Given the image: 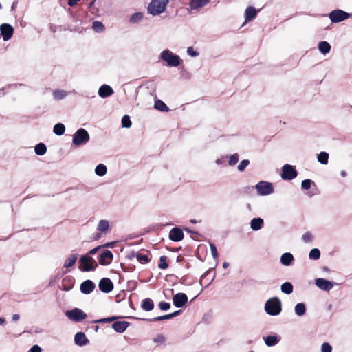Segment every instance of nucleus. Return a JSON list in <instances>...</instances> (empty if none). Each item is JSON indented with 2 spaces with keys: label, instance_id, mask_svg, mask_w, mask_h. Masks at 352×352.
I'll return each mask as SVG.
<instances>
[{
  "label": "nucleus",
  "instance_id": "4c0bfd02",
  "mask_svg": "<svg viewBox=\"0 0 352 352\" xmlns=\"http://www.w3.org/2000/svg\"><path fill=\"white\" fill-rule=\"evenodd\" d=\"M318 161L322 164H327L329 160V154L326 152H320L317 156Z\"/></svg>",
  "mask_w": 352,
  "mask_h": 352
},
{
  "label": "nucleus",
  "instance_id": "473e14b6",
  "mask_svg": "<svg viewBox=\"0 0 352 352\" xmlns=\"http://www.w3.org/2000/svg\"><path fill=\"white\" fill-rule=\"evenodd\" d=\"M107 172V166L104 164H100L95 168V173L100 177H102L106 175Z\"/></svg>",
  "mask_w": 352,
  "mask_h": 352
},
{
  "label": "nucleus",
  "instance_id": "de8ad7c7",
  "mask_svg": "<svg viewBox=\"0 0 352 352\" xmlns=\"http://www.w3.org/2000/svg\"><path fill=\"white\" fill-rule=\"evenodd\" d=\"M312 183L313 182L311 179H305L301 183V188L303 190H309L310 189Z\"/></svg>",
  "mask_w": 352,
  "mask_h": 352
},
{
  "label": "nucleus",
  "instance_id": "680f3d73",
  "mask_svg": "<svg viewBox=\"0 0 352 352\" xmlns=\"http://www.w3.org/2000/svg\"><path fill=\"white\" fill-rule=\"evenodd\" d=\"M340 175L342 177H345L346 175V173L344 170L341 171Z\"/></svg>",
  "mask_w": 352,
  "mask_h": 352
},
{
  "label": "nucleus",
  "instance_id": "6ab92c4d",
  "mask_svg": "<svg viewBox=\"0 0 352 352\" xmlns=\"http://www.w3.org/2000/svg\"><path fill=\"white\" fill-rule=\"evenodd\" d=\"M113 93V89L107 85H102L98 89V95L103 98L111 96Z\"/></svg>",
  "mask_w": 352,
  "mask_h": 352
},
{
  "label": "nucleus",
  "instance_id": "09e8293b",
  "mask_svg": "<svg viewBox=\"0 0 352 352\" xmlns=\"http://www.w3.org/2000/svg\"><path fill=\"white\" fill-rule=\"evenodd\" d=\"M239 161V155L235 153L230 156L228 164L230 166L235 165Z\"/></svg>",
  "mask_w": 352,
  "mask_h": 352
},
{
  "label": "nucleus",
  "instance_id": "c85d7f7f",
  "mask_svg": "<svg viewBox=\"0 0 352 352\" xmlns=\"http://www.w3.org/2000/svg\"><path fill=\"white\" fill-rule=\"evenodd\" d=\"M318 49L323 55H326L330 52L331 45L327 41H321L318 43Z\"/></svg>",
  "mask_w": 352,
  "mask_h": 352
},
{
  "label": "nucleus",
  "instance_id": "aec40b11",
  "mask_svg": "<svg viewBox=\"0 0 352 352\" xmlns=\"http://www.w3.org/2000/svg\"><path fill=\"white\" fill-rule=\"evenodd\" d=\"M264 225V221L260 217L254 218L250 221V228L254 231L261 230Z\"/></svg>",
  "mask_w": 352,
  "mask_h": 352
},
{
  "label": "nucleus",
  "instance_id": "2f4dec72",
  "mask_svg": "<svg viewBox=\"0 0 352 352\" xmlns=\"http://www.w3.org/2000/svg\"><path fill=\"white\" fill-rule=\"evenodd\" d=\"M181 311L180 310H178V311H176L173 313H171V314H166V315H164V316H157V317H155L153 319V320L154 321H158V320H168V319H171L173 318V317H175L177 316V315H179L180 314Z\"/></svg>",
  "mask_w": 352,
  "mask_h": 352
},
{
  "label": "nucleus",
  "instance_id": "cd10ccee",
  "mask_svg": "<svg viewBox=\"0 0 352 352\" xmlns=\"http://www.w3.org/2000/svg\"><path fill=\"white\" fill-rule=\"evenodd\" d=\"M265 343L268 346H272L277 344L280 339L276 336H268L264 338Z\"/></svg>",
  "mask_w": 352,
  "mask_h": 352
},
{
  "label": "nucleus",
  "instance_id": "f3484780",
  "mask_svg": "<svg viewBox=\"0 0 352 352\" xmlns=\"http://www.w3.org/2000/svg\"><path fill=\"white\" fill-rule=\"evenodd\" d=\"M113 254L109 250H106L102 254H100L99 263L102 265H107L113 260Z\"/></svg>",
  "mask_w": 352,
  "mask_h": 352
},
{
  "label": "nucleus",
  "instance_id": "f8f14e48",
  "mask_svg": "<svg viewBox=\"0 0 352 352\" xmlns=\"http://www.w3.org/2000/svg\"><path fill=\"white\" fill-rule=\"evenodd\" d=\"M316 285L323 291H330L333 287V283L327 279L318 278L315 280Z\"/></svg>",
  "mask_w": 352,
  "mask_h": 352
},
{
  "label": "nucleus",
  "instance_id": "6e6552de",
  "mask_svg": "<svg viewBox=\"0 0 352 352\" xmlns=\"http://www.w3.org/2000/svg\"><path fill=\"white\" fill-rule=\"evenodd\" d=\"M65 316L71 320L80 322L87 318V314L81 309L75 308L72 310L67 311Z\"/></svg>",
  "mask_w": 352,
  "mask_h": 352
},
{
  "label": "nucleus",
  "instance_id": "20e7f679",
  "mask_svg": "<svg viewBox=\"0 0 352 352\" xmlns=\"http://www.w3.org/2000/svg\"><path fill=\"white\" fill-rule=\"evenodd\" d=\"M90 135L83 128L78 129L73 135L72 144L76 146L85 145L89 142Z\"/></svg>",
  "mask_w": 352,
  "mask_h": 352
},
{
  "label": "nucleus",
  "instance_id": "dca6fc26",
  "mask_svg": "<svg viewBox=\"0 0 352 352\" xmlns=\"http://www.w3.org/2000/svg\"><path fill=\"white\" fill-rule=\"evenodd\" d=\"M211 0H190L189 6L192 10H199L207 6Z\"/></svg>",
  "mask_w": 352,
  "mask_h": 352
},
{
  "label": "nucleus",
  "instance_id": "1a4fd4ad",
  "mask_svg": "<svg viewBox=\"0 0 352 352\" xmlns=\"http://www.w3.org/2000/svg\"><path fill=\"white\" fill-rule=\"evenodd\" d=\"M298 173L294 166L285 164L282 167L281 178L283 180H292L297 177Z\"/></svg>",
  "mask_w": 352,
  "mask_h": 352
},
{
  "label": "nucleus",
  "instance_id": "9d476101",
  "mask_svg": "<svg viewBox=\"0 0 352 352\" xmlns=\"http://www.w3.org/2000/svg\"><path fill=\"white\" fill-rule=\"evenodd\" d=\"M0 32L3 41H7L12 37L14 28L9 23H3L0 25Z\"/></svg>",
  "mask_w": 352,
  "mask_h": 352
},
{
  "label": "nucleus",
  "instance_id": "2eb2a0df",
  "mask_svg": "<svg viewBox=\"0 0 352 352\" xmlns=\"http://www.w3.org/2000/svg\"><path fill=\"white\" fill-rule=\"evenodd\" d=\"M169 239L173 241H180L184 239L183 231L179 228H173L169 232Z\"/></svg>",
  "mask_w": 352,
  "mask_h": 352
},
{
  "label": "nucleus",
  "instance_id": "6e6d98bb",
  "mask_svg": "<svg viewBox=\"0 0 352 352\" xmlns=\"http://www.w3.org/2000/svg\"><path fill=\"white\" fill-rule=\"evenodd\" d=\"M28 352H41V348L38 345L32 346Z\"/></svg>",
  "mask_w": 352,
  "mask_h": 352
},
{
  "label": "nucleus",
  "instance_id": "f704fd0d",
  "mask_svg": "<svg viewBox=\"0 0 352 352\" xmlns=\"http://www.w3.org/2000/svg\"><path fill=\"white\" fill-rule=\"evenodd\" d=\"M65 131V125L62 123L56 124L53 127V132L57 135H62Z\"/></svg>",
  "mask_w": 352,
  "mask_h": 352
},
{
  "label": "nucleus",
  "instance_id": "13d9d810",
  "mask_svg": "<svg viewBox=\"0 0 352 352\" xmlns=\"http://www.w3.org/2000/svg\"><path fill=\"white\" fill-rule=\"evenodd\" d=\"M100 248V246H98V247H96V248H94V249L91 250L89 252V254H91V255H94V254H95L98 252V250Z\"/></svg>",
  "mask_w": 352,
  "mask_h": 352
},
{
  "label": "nucleus",
  "instance_id": "c9c22d12",
  "mask_svg": "<svg viewBox=\"0 0 352 352\" xmlns=\"http://www.w3.org/2000/svg\"><path fill=\"white\" fill-rule=\"evenodd\" d=\"M34 151L38 155H43L47 152V147L43 143H39L35 146Z\"/></svg>",
  "mask_w": 352,
  "mask_h": 352
},
{
  "label": "nucleus",
  "instance_id": "4468645a",
  "mask_svg": "<svg viewBox=\"0 0 352 352\" xmlns=\"http://www.w3.org/2000/svg\"><path fill=\"white\" fill-rule=\"evenodd\" d=\"M95 284L91 280H86L80 285V289L82 294H89L95 289Z\"/></svg>",
  "mask_w": 352,
  "mask_h": 352
},
{
  "label": "nucleus",
  "instance_id": "0eeeda50",
  "mask_svg": "<svg viewBox=\"0 0 352 352\" xmlns=\"http://www.w3.org/2000/svg\"><path fill=\"white\" fill-rule=\"evenodd\" d=\"M328 16L332 23H340L347 19L350 14L342 10H334L328 14Z\"/></svg>",
  "mask_w": 352,
  "mask_h": 352
},
{
  "label": "nucleus",
  "instance_id": "603ef678",
  "mask_svg": "<svg viewBox=\"0 0 352 352\" xmlns=\"http://www.w3.org/2000/svg\"><path fill=\"white\" fill-rule=\"evenodd\" d=\"M187 54L191 57H197L199 53L194 50L192 47H188L186 50Z\"/></svg>",
  "mask_w": 352,
  "mask_h": 352
},
{
  "label": "nucleus",
  "instance_id": "79ce46f5",
  "mask_svg": "<svg viewBox=\"0 0 352 352\" xmlns=\"http://www.w3.org/2000/svg\"><path fill=\"white\" fill-rule=\"evenodd\" d=\"M136 258L138 261L141 263H148L150 259L147 254H137Z\"/></svg>",
  "mask_w": 352,
  "mask_h": 352
},
{
  "label": "nucleus",
  "instance_id": "f257e3e1",
  "mask_svg": "<svg viewBox=\"0 0 352 352\" xmlns=\"http://www.w3.org/2000/svg\"><path fill=\"white\" fill-rule=\"evenodd\" d=\"M169 0H151L147 8L148 14L158 16L164 12Z\"/></svg>",
  "mask_w": 352,
  "mask_h": 352
},
{
  "label": "nucleus",
  "instance_id": "4d7b16f0",
  "mask_svg": "<svg viewBox=\"0 0 352 352\" xmlns=\"http://www.w3.org/2000/svg\"><path fill=\"white\" fill-rule=\"evenodd\" d=\"M80 0H68V5L71 7L76 6Z\"/></svg>",
  "mask_w": 352,
  "mask_h": 352
},
{
  "label": "nucleus",
  "instance_id": "a18cd8bd",
  "mask_svg": "<svg viewBox=\"0 0 352 352\" xmlns=\"http://www.w3.org/2000/svg\"><path fill=\"white\" fill-rule=\"evenodd\" d=\"M117 318H118V317H116V316H111V317L104 318L97 320L95 322H98V323H108V322H111L116 320Z\"/></svg>",
  "mask_w": 352,
  "mask_h": 352
},
{
  "label": "nucleus",
  "instance_id": "72a5a7b5",
  "mask_svg": "<svg viewBox=\"0 0 352 352\" xmlns=\"http://www.w3.org/2000/svg\"><path fill=\"white\" fill-rule=\"evenodd\" d=\"M281 292L286 294H290L293 292V285L289 282H285L281 285Z\"/></svg>",
  "mask_w": 352,
  "mask_h": 352
},
{
  "label": "nucleus",
  "instance_id": "39448f33",
  "mask_svg": "<svg viewBox=\"0 0 352 352\" xmlns=\"http://www.w3.org/2000/svg\"><path fill=\"white\" fill-rule=\"evenodd\" d=\"M255 189L260 196H267L274 192L272 183L265 181H261L255 185Z\"/></svg>",
  "mask_w": 352,
  "mask_h": 352
},
{
  "label": "nucleus",
  "instance_id": "69168bd1",
  "mask_svg": "<svg viewBox=\"0 0 352 352\" xmlns=\"http://www.w3.org/2000/svg\"><path fill=\"white\" fill-rule=\"evenodd\" d=\"M18 86V85L15 84V85H8V87H14L15 88H16Z\"/></svg>",
  "mask_w": 352,
  "mask_h": 352
},
{
  "label": "nucleus",
  "instance_id": "e2e57ef3",
  "mask_svg": "<svg viewBox=\"0 0 352 352\" xmlns=\"http://www.w3.org/2000/svg\"><path fill=\"white\" fill-rule=\"evenodd\" d=\"M5 322V319L3 318L0 317V324H3Z\"/></svg>",
  "mask_w": 352,
  "mask_h": 352
},
{
  "label": "nucleus",
  "instance_id": "052dcab7",
  "mask_svg": "<svg viewBox=\"0 0 352 352\" xmlns=\"http://www.w3.org/2000/svg\"><path fill=\"white\" fill-rule=\"evenodd\" d=\"M228 266H229V263L228 262H224L223 263V268H227Z\"/></svg>",
  "mask_w": 352,
  "mask_h": 352
},
{
  "label": "nucleus",
  "instance_id": "f03ea898",
  "mask_svg": "<svg viewBox=\"0 0 352 352\" xmlns=\"http://www.w3.org/2000/svg\"><path fill=\"white\" fill-rule=\"evenodd\" d=\"M160 58L166 62L168 66L173 67H178L182 61L179 56L168 49L164 50L160 53Z\"/></svg>",
  "mask_w": 352,
  "mask_h": 352
},
{
  "label": "nucleus",
  "instance_id": "ea45409f",
  "mask_svg": "<svg viewBox=\"0 0 352 352\" xmlns=\"http://www.w3.org/2000/svg\"><path fill=\"white\" fill-rule=\"evenodd\" d=\"M320 257V252L318 248L312 249L309 253V258L311 260H318Z\"/></svg>",
  "mask_w": 352,
  "mask_h": 352
},
{
  "label": "nucleus",
  "instance_id": "864d4df0",
  "mask_svg": "<svg viewBox=\"0 0 352 352\" xmlns=\"http://www.w3.org/2000/svg\"><path fill=\"white\" fill-rule=\"evenodd\" d=\"M210 248L211 254H212V257L214 259H217L218 257V252H217L216 246L213 243H210Z\"/></svg>",
  "mask_w": 352,
  "mask_h": 352
},
{
  "label": "nucleus",
  "instance_id": "4be33fe9",
  "mask_svg": "<svg viewBox=\"0 0 352 352\" xmlns=\"http://www.w3.org/2000/svg\"><path fill=\"white\" fill-rule=\"evenodd\" d=\"M110 228V224L109 221L106 219H102L100 220L98 226H97V230L106 234Z\"/></svg>",
  "mask_w": 352,
  "mask_h": 352
},
{
  "label": "nucleus",
  "instance_id": "8fccbe9b",
  "mask_svg": "<svg viewBox=\"0 0 352 352\" xmlns=\"http://www.w3.org/2000/svg\"><path fill=\"white\" fill-rule=\"evenodd\" d=\"M158 267L160 269H166V268L168 267V264L166 263V256H162L160 257V263Z\"/></svg>",
  "mask_w": 352,
  "mask_h": 352
},
{
  "label": "nucleus",
  "instance_id": "49530a36",
  "mask_svg": "<svg viewBox=\"0 0 352 352\" xmlns=\"http://www.w3.org/2000/svg\"><path fill=\"white\" fill-rule=\"evenodd\" d=\"M165 337L162 334H158L153 338V342L157 345L162 344L165 342Z\"/></svg>",
  "mask_w": 352,
  "mask_h": 352
},
{
  "label": "nucleus",
  "instance_id": "a878e982",
  "mask_svg": "<svg viewBox=\"0 0 352 352\" xmlns=\"http://www.w3.org/2000/svg\"><path fill=\"white\" fill-rule=\"evenodd\" d=\"M144 19V13L137 12L131 14L129 17V22L132 24H135L141 22Z\"/></svg>",
  "mask_w": 352,
  "mask_h": 352
},
{
  "label": "nucleus",
  "instance_id": "a211bd4d",
  "mask_svg": "<svg viewBox=\"0 0 352 352\" xmlns=\"http://www.w3.org/2000/svg\"><path fill=\"white\" fill-rule=\"evenodd\" d=\"M129 326L127 321H116L112 324V328L118 333H123Z\"/></svg>",
  "mask_w": 352,
  "mask_h": 352
},
{
  "label": "nucleus",
  "instance_id": "393cba45",
  "mask_svg": "<svg viewBox=\"0 0 352 352\" xmlns=\"http://www.w3.org/2000/svg\"><path fill=\"white\" fill-rule=\"evenodd\" d=\"M78 254H71L67 257L64 262V267L69 268L74 266L78 259Z\"/></svg>",
  "mask_w": 352,
  "mask_h": 352
},
{
  "label": "nucleus",
  "instance_id": "7ed1b4c3",
  "mask_svg": "<svg viewBox=\"0 0 352 352\" xmlns=\"http://www.w3.org/2000/svg\"><path fill=\"white\" fill-rule=\"evenodd\" d=\"M281 310V302L276 297L270 298L265 304V311L270 316H277Z\"/></svg>",
  "mask_w": 352,
  "mask_h": 352
},
{
  "label": "nucleus",
  "instance_id": "338daca9",
  "mask_svg": "<svg viewBox=\"0 0 352 352\" xmlns=\"http://www.w3.org/2000/svg\"><path fill=\"white\" fill-rule=\"evenodd\" d=\"M96 1V0H92V1L89 3V7L93 6Z\"/></svg>",
  "mask_w": 352,
  "mask_h": 352
},
{
  "label": "nucleus",
  "instance_id": "a19ab883",
  "mask_svg": "<svg viewBox=\"0 0 352 352\" xmlns=\"http://www.w3.org/2000/svg\"><path fill=\"white\" fill-rule=\"evenodd\" d=\"M131 124L130 117L127 115L124 116L122 118V126L124 128H130Z\"/></svg>",
  "mask_w": 352,
  "mask_h": 352
},
{
  "label": "nucleus",
  "instance_id": "37998d69",
  "mask_svg": "<svg viewBox=\"0 0 352 352\" xmlns=\"http://www.w3.org/2000/svg\"><path fill=\"white\" fill-rule=\"evenodd\" d=\"M302 239L305 243H311L313 241L314 236L311 232H307L302 235Z\"/></svg>",
  "mask_w": 352,
  "mask_h": 352
},
{
  "label": "nucleus",
  "instance_id": "3c124183",
  "mask_svg": "<svg viewBox=\"0 0 352 352\" xmlns=\"http://www.w3.org/2000/svg\"><path fill=\"white\" fill-rule=\"evenodd\" d=\"M321 352H332V346L328 342H324L321 346Z\"/></svg>",
  "mask_w": 352,
  "mask_h": 352
},
{
  "label": "nucleus",
  "instance_id": "9b49d317",
  "mask_svg": "<svg viewBox=\"0 0 352 352\" xmlns=\"http://www.w3.org/2000/svg\"><path fill=\"white\" fill-rule=\"evenodd\" d=\"M98 287L102 292L109 293L113 289V284L109 278H103L100 280Z\"/></svg>",
  "mask_w": 352,
  "mask_h": 352
},
{
  "label": "nucleus",
  "instance_id": "774afa93",
  "mask_svg": "<svg viewBox=\"0 0 352 352\" xmlns=\"http://www.w3.org/2000/svg\"><path fill=\"white\" fill-rule=\"evenodd\" d=\"M221 163V160L220 159H218L216 160V164H220Z\"/></svg>",
  "mask_w": 352,
  "mask_h": 352
},
{
  "label": "nucleus",
  "instance_id": "58836bf2",
  "mask_svg": "<svg viewBox=\"0 0 352 352\" xmlns=\"http://www.w3.org/2000/svg\"><path fill=\"white\" fill-rule=\"evenodd\" d=\"M92 28L96 32H102L105 27L102 22L96 21L92 23Z\"/></svg>",
  "mask_w": 352,
  "mask_h": 352
},
{
  "label": "nucleus",
  "instance_id": "ddd939ff",
  "mask_svg": "<svg viewBox=\"0 0 352 352\" xmlns=\"http://www.w3.org/2000/svg\"><path fill=\"white\" fill-rule=\"evenodd\" d=\"M188 301V297L184 293H177L173 296V305L178 308L182 307Z\"/></svg>",
  "mask_w": 352,
  "mask_h": 352
},
{
  "label": "nucleus",
  "instance_id": "5701e85b",
  "mask_svg": "<svg viewBox=\"0 0 352 352\" xmlns=\"http://www.w3.org/2000/svg\"><path fill=\"white\" fill-rule=\"evenodd\" d=\"M256 14L257 10L254 7H248L245 12V22L250 21L254 19Z\"/></svg>",
  "mask_w": 352,
  "mask_h": 352
},
{
  "label": "nucleus",
  "instance_id": "0e129e2a",
  "mask_svg": "<svg viewBox=\"0 0 352 352\" xmlns=\"http://www.w3.org/2000/svg\"><path fill=\"white\" fill-rule=\"evenodd\" d=\"M3 89H4V88L0 89V96L5 95V93L3 92Z\"/></svg>",
  "mask_w": 352,
  "mask_h": 352
},
{
  "label": "nucleus",
  "instance_id": "bf43d9fd",
  "mask_svg": "<svg viewBox=\"0 0 352 352\" xmlns=\"http://www.w3.org/2000/svg\"><path fill=\"white\" fill-rule=\"evenodd\" d=\"M19 318H20V316L17 314H15L12 316V320L14 321H17L19 320Z\"/></svg>",
  "mask_w": 352,
  "mask_h": 352
},
{
  "label": "nucleus",
  "instance_id": "bb28decb",
  "mask_svg": "<svg viewBox=\"0 0 352 352\" xmlns=\"http://www.w3.org/2000/svg\"><path fill=\"white\" fill-rule=\"evenodd\" d=\"M68 92L63 89H56L52 93L53 98L56 100H61L66 98Z\"/></svg>",
  "mask_w": 352,
  "mask_h": 352
},
{
  "label": "nucleus",
  "instance_id": "412c9836",
  "mask_svg": "<svg viewBox=\"0 0 352 352\" xmlns=\"http://www.w3.org/2000/svg\"><path fill=\"white\" fill-rule=\"evenodd\" d=\"M75 343L78 346H85L89 342V340L86 338V336L82 332H78L75 335L74 337Z\"/></svg>",
  "mask_w": 352,
  "mask_h": 352
},
{
  "label": "nucleus",
  "instance_id": "5fc2aeb1",
  "mask_svg": "<svg viewBox=\"0 0 352 352\" xmlns=\"http://www.w3.org/2000/svg\"><path fill=\"white\" fill-rule=\"evenodd\" d=\"M160 309L162 311H167L170 309V305L168 302H161L159 303Z\"/></svg>",
  "mask_w": 352,
  "mask_h": 352
},
{
  "label": "nucleus",
  "instance_id": "b1692460",
  "mask_svg": "<svg viewBox=\"0 0 352 352\" xmlns=\"http://www.w3.org/2000/svg\"><path fill=\"white\" fill-rule=\"evenodd\" d=\"M294 261L293 255L289 252H286L280 256V262L285 266H289Z\"/></svg>",
  "mask_w": 352,
  "mask_h": 352
},
{
  "label": "nucleus",
  "instance_id": "423d86ee",
  "mask_svg": "<svg viewBox=\"0 0 352 352\" xmlns=\"http://www.w3.org/2000/svg\"><path fill=\"white\" fill-rule=\"evenodd\" d=\"M80 265L79 268L84 272L93 270L97 266V263L94 259L88 255L82 256L80 258Z\"/></svg>",
  "mask_w": 352,
  "mask_h": 352
},
{
  "label": "nucleus",
  "instance_id": "c03bdc74",
  "mask_svg": "<svg viewBox=\"0 0 352 352\" xmlns=\"http://www.w3.org/2000/svg\"><path fill=\"white\" fill-rule=\"evenodd\" d=\"M250 164V161L248 160H242L240 164L238 165V170L240 172L244 171L246 167Z\"/></svg>",
  "mask_w": 352,
  "mask_h": 352
},
{
  "label": "nucleus",
  "instance_id": "c756f323",
  "mask_svg": "<svg viewBox=\"0 0 352 352\" xmlns=\"http://www.w3.org/2000/svg\"><path fill=\"white\" fill-rule=\"evenodd\" d=\"M142 308L146 311L153 309L154 304L151 298H145L142 302Z\"/></svg>",
  "mask_w": 352,
  "mask_h": 352
},
{
  "label": "nucleus",
  "instance_id": "e433bc0d",
  "mask_svg": "<svg viewBox=\"0 0 352 352\" xmlns=\"http://www.w3.org/2000/svg\"><path fill=\"white\" fill-rule=\"evenodd\" d=\"M154 107L156 109H157L160 111H163V112L168 111V107L166 106V104L163 101H162L160 100H157L155 102Z\"/></svg>",
  "mask_w": 352,
  "mask_h": 352
},
{
  "label": "nucleus",
  "instance_id": "7c9ffc66",
  "mask_svg": "<svg viewBox=\"0 0 352 352\" xmlns=\"http://www.w3.org/2000/svg\"><path fill=\"white\" fill-rule=\"evenodd\" d=\"M306 307L303 302H298L294 307V312L298 316H302L305 314Z\"/></svg>",
  "mask_w": 352,
  "mask_h": 352
}]
</instances>
